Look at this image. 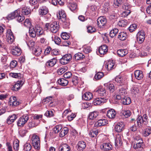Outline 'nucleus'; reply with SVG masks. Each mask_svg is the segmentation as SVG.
Masks as SVG:
<instances>
[{
	"label": "nucleus",
	"instance_id": "c85d7f7f",
	"mask_svg": "<svg viewBox=\"0 0 151 151\" xmlns=\"http://www.w3.org/2000/svg\"><path fill=\"white\" fill-rule=\"evenodd\" d=\"M56 60L53 58L48 61L45 64V65L47 67H52L54 66L56 63Z\"/></svg>",
	"mask_w": 151,
	"mask_h": 151
},
{
	"label": "nucleus",
	"instance_id": "4d7b16f0",
	"mask_svg": "<svg viewBox=\"0 0 151 151\" xmlns=\"http://www.w3.org/2000/svg\"><path fill=\"white\" fill-rule=\"evenodd\" d=\"M24 150L25 151H30L32 148V146L29 143H26L24 146Z\"/></svg>",
	"mask_w": 151,
	"mask_h": 151
},
{
	"label": "nucleus",
	"instance_id": "9d476101",
	"mask_svg": "<svg viewBox=\"0 0 151 151\" xmlns=\"http://www.w3.org/2000/svg\"><path fill=\"white\" fill-rule=\"evenodd\" d=\"M106 19L104 17H100L97 19V25L100 28H103L106 24Z\"/></svg>",
	"mask_w": 151,
	"mask_h": 151
},
{
	"label": "nucleus",
	"instance_id": "bf43d9fd",
	"mask_svg": "<svg viewBox=\"0 0 151 151\" xmlns=\"http://www.w3.org/2000/svg\"><path fill=\"white\" fill-rule=\"evenodd\" d=\"M17 100V98L15 96H11L9 99V104L10 106L14 105L15 102Z\"/></svg>",
	"mask_w": 151,
	"mask_h": 151
},
{
	"label": "nucleus",
	"instance_id": "9b49d317",
	"mask_svg": "<svg viewBox=\"0 0 151 151\" xmlns=\"http://www.w3.org/2000/svg\"><path fill=\"white\" fill-rule=\"evenodd\" d=\"M124 124L123 122H118L114 127L115 130L117 132H120L124 129Z\"/></svg>",
	"mask_w": 151,
	"mask_h": 151
},
{
	"label": "nucleus",
	"instance_id": "bb28decb",
	"mask_svg": "<svg viewBox=\"0 0 151 151\" xmlns=\"http://www.w3.org/2000/svg\"><path fill=\"white\" fill-rule=\"evenodd\" d=\"M107 47L105 45L100 46L99 49V52L101 55H104L107 52Z\"/></svg>",
	"mask_w": 151,
	"mask_h": 151
},
{
	"label": "nucleus",
	"instance_id": "7c9ffc66",
	"mask_svg": "<svg viewBox=\"0 0 151 151\" xmlns=\"http://www.w3.org/2000/svg\"><path fill=\"white\" fill-rule=\"evenodd\" d=\"M93 97L92 94L90 92L85 93L83 96L82 98L86 100H89Z\"/></svg>",
	"mask_w": 151,
	"mask_h": 151
},
{
	"label": "nucleus",
	"instance_id": "4be33fe9",
	"mask_svg": "<svg viewBox=\"0 0 151 151\" xmlns=\"http://www.w3.org/2000/svg\"><path fill=\"white\" fill-rule=\"evenodd\" d=\"M106 119H102L99 120L96 122L94 125L96 127H101L105 125L108 123Z\"/></svg>",
	"mask_w": 151,
	"mask_h": 151
},
{
	"label": "nucleus",
	"instance_id": "338daca9",
	"mask_svg": "<svg viewBox=\"0 0 151 151\" xmlns=\"http://www.w3.org/2000/svg\"><path fill=\"white\" fill-rule=\"evenodd\" d=\"M40 41L41 43L43 45H47L48 44L47 41L46 39L44 37L40 38Z\"/></svg>",
	"mask_w": 151,
	"mask_h": 151
},
{
	"label": "nucleus",
	"instance_id": "7ed1b4c3",
	"mask_svg": "<svg viewBox=\"0 0 151 151\" xmlns=\"http://www.w3.org/2000/svg\"><path fill=\"white\" fill-rule=\"evenodd\" d=\"M32 144L35 148L37 150L40 149V140L39 137L34 134L32 137Z\"/></svg>",
	"mask_w": 151,
	"mask_h": 151
},
{
	"label": "nucleus",
	"instance_id": "774afa93",
	"mask_svg": "<svg viewBox=\"0 0 151 151\" xmlns=\"http://www.w3.org/2000/svg\"><path fill=\"white\" fill-rule=\"evenodd\" d=\"M36 126V125L33 120H32L31 121H30L28 124V126L29 128H32Z\"/></svg>",
	"mask_w": 151,
	"mask_h": 151
},
{
	"label": "nucleus",
	"instance_id": "412c9836",
	"mask_svg": "<svg viewBox=\"0 0 151 151\" xmlns=\"http://www.w3.org/2000/svg\"><path fill=\"white\" fill-rule=\"evenodd\" d=\"M115 81L116 83V89L118 87L117 86H122L124 84V82L122 78L119 76H117L115 78Z\"/></svg>",
	"mask_w": 151,
	"mask_h": 151
},
{
	"label": "nucleus",
	"instance_id": "6ab92c4d",
	"mask_svg": "<svg viewBox=\"0 0 151 151\" xmlns=\"http://www.w3.org/2000/svg\"><path fill=\"white\" fill-rule=\"evenodd\" d=\"M104 86L106 88L107 90H109L110 93H113L115 91V86L113 83H105L104 84Z\"/></svg>",
	"mask_w": 151,
	"mask_h": 151
},
{
	"label": "nucleus",
	"instance_id": "79ce46f5",
	"mask_svg": "<svg viewBox=\"0 0 151 151\" xmlns=\"http://www.w3.org/2000/svg\"><path fill=\"white\" fill-rule=\"evenodd\" d=\"M122 144V142L120 136H116L115 139V145L121 146Z\"/></svg>",
	"mask_w": 151,
	"mask_h": 151
},
{
	"label": "nucleus",
	"instance_id": "473e14b6",
	"mask_svg": "<svg viewBox=\"0 0 151 151\" xmlns=\"http://www.w3.org/2000/svg\"><path fill=\"white\" fill-rule=\"evenodd\" d=\"M117 53L119 56L123 57L128 53V51L127 50L120 49L117 51Z\"/></svg>",
	"mask_w": 151,
	"mask_h": 151
},
{
	"label": "nucleus",
	"instance_id": "0e129e2a",
	"mask_svg": "<svg viewBox=\"0 0 151 151\" xmlns=\"http://www.w3.org/2000/svg\"><path fill=\"white\" fill-rule=\"evenodd\" d=\"M31 25V23L30 20L29 19H26L24 22V26L27 27H30Z\"/></svg>",
	"mask_w": 151,
	"mask_h": 151
},
{
	"label": "nucleus",
	"instance_id": "f8f14e48",
	"mask_svg": "<svg viewBox=\"0 0 151 151\" xmlns=\"http://www.w3.org/2000/svg\"><path fill=\"white\" fill-rule=\"evenodd\" d=\"M6 37L8 42L10 44L13 42L14 40V36L11 29H8L7 32Z\"/></svg>",
	"mask_w": 151,
	"mask_h": 151
},
{
	"label": "nucleus",
	"instance_id": "c03bdc74",
	"mask_svg": "<svg viewBox=\"0 0 151 151\" xmlns=\"http://www.w3.org/2000/svg\"><path fill=\"white\" fill-rule=\"evenodd\" d=\"M119 30L117 29L114 28L111 30L110 32L109 35L112 38L116 36L118 33Z\"/></svg>",
	"mask_w": 151,
	"mask_h": 151
},
{
	"label": "nucleus",
	"instance_id": "a18cd8bd",
	"mask_svg": "<svg viewBox=\"0 0 151 151\" xmlns=\"http://www.w3.org/2000/svg\"><path fill=\"white\" fill-rule=\"evenodd\" d=\"M96 73L95 76V78L96 80H99L104 76V73L102 72H96Z\"/></svg>",
	"mask_w": 151,
	"mask_h": 151
},
{
	"label": "nucleus",
	"instance_id": "423d86ee",
	"mask_svg": "<svg viewBox=\"0 0 151 151\" xmlns=\"http://www.w3.org/2000/svg\"><path fill=\"white\" fill-rule=\"evenodd\" d=\"M145 33L142 30L139 31L137 35V40L139 44L142 43L145 38Z\"/></svg>",
	"mask_w": 151,
	"mask_h": 151
},
{
	"label": "nucleus",
	"instance_id": "393cba45",
	"mask_svg": "<svg viewBox=\"0 0 151 151\" xmlns=\"http://www.w3.org/2000/svg\"><path fill=\"white\" fill-rule=\"evenodd\" d=\"M77 146L78 150L79 151H82L86 147V143L83 141H80L78 143Z\"/></svg>",
	"mask_w": 151,
	"mask_h": 151
},
{
	"label": "nucleus",
	"instance_id": "680f3d73",
	"mask_svg": "<svg viewBox=\"0 0 151 151\" xmlns=\"http://www.w3.org/2000/svg\"><path fill=\"white\" fill-rule=\"evenodd\" d=\"M125 1V0H114V4L115 6H119L124 3Z\"/></svg>",
	"mask_w": 151,
	"mask_h": 151
},
{
	"label": "nucleus",
	"instance_id": "f704fd0d",
	"mask_svg": "<svg viewBox=\"0 0 151 151\" xmlns=\"http://www.w3.org/2000/svg\"><path fill=\"white\" fill-rule=\"evenodd\" d=\"M85 58V55L83 54L78 52L75 54L73 58L76 60H81Z\"/></svg>",
	"mask_w": 151,
	"mask_h": 151
},
{
	"label": "nucleus",
	"instance_id": "c756f323",
	"mask_svg": "<svg viewBox=\"0 0 151 151\" xmlns=\"http://www.w3.org/2000/svg\"><path fill=\"white\" fill-rule=\"evenodd\" d=\"M101 147L103 150L107 151L111 149L112 146L109 143H104L101 146Z\"/></svg>",
	"mask_w": 151,
	"mask_h": 151
},
{
	"label": "nucleus",
	"instance_id": "09e8293b",
	"mask_svg": "<svg viewBox=\"0 0 151 151\" xmlns=\"http://www.w3.org/2000/svg\"><path fill=\"white\" fill-rule=\"evenodd\" d=\"M116 93L120 94L122 96H125L127 94L126 90L125 89L121 88H119L117 91Z\"/></svg>",
	"mask_w": 151,
	"mask_h": 151
},
{
	"label": "nucleus",
	"instance_id": "5fc2aeb1",
	"mask_svg": "<svg viewBox=\"0 0 151 151\" xmlns=\"http://www.w3.org/2000/svg\"><path fill=\"white\" fill-rule=\"evenodd\" d=\"M128 23V22L127 20L126 19H122L120 20L118 22V24L120 27H124Z\"/></svg>",
	"mask_w": 151,
	"mask_h": 151
},
{
	"label": "nucleus",
	"instance_id": "f03ea898",
	"mask_svg": "<svg viewBox=\"0 0 151 151\" xmlns=\"http://www.w3.org/2000/svg\"><path fill=\"white\" fill-rule=\"evenodd\" d=\"M60 25L59 23L56 22H54L50 24L47 23L45 25V30H48L50 28V31L53 33L57 32L59 28Z\"/></svg>",
	"mask_w": 151,
	"mask_h": 151
},
{
	"label": "nucleus",
	"instance_id": "13d9d810",
	"mask_svg": "<svg viewBox=\"0 0 151 151\" xmlns=\"http://www.w3.org/2000/svg\"><path fill=\"white\" fill-rule=\"evenodd\" d=\"M150 134H151V127H147L145 129L144 131V136L145 137H147Z\"/></svg>",
	"mask_w": 151,
	"mask_h": 151
},
{
	"label": "nucleus",
	"instance_id": "69168bd1",
	"mask_svg": "<svg viewBox=\"0 0 151 151\" xmlns=\"http://www.w3.org/2000/svg\"><path fill=\"white\" fill-rule=\"evenodd\" d=\"M83 50L84 53H88L91 51V49L90 47L86 46L83 47Z\"/></svg>",
	"mask_w": 151,
	"mask_h": 151
},
{
	"label": "nucleus",
	"instance_id": "6e6552de",
	"mask_svg": "<svg viewBox=\"0 0 151 151\" xmlns=\"http://www.w3.org/2000/svg\"><path fill=\"white\" fill-rule=\"evenodd\" d=\"M24 82V79L18 81L13 86L12 89L15 91H18L22 86Z\"/></svg>",
	"mask_w": 151,
	"mask_h": 151
},
{
	"label": "nucleus",
	"instance_id": "e433bc0d",
	"mask_svg": "<svg viewBox=\"0 0 151 151\" xmlns=\"http://www.w3.org/2000/svg\"><path fill=\"white\" fill-rule=\"evenodd\" d=\"M68 128L66 127H64L62 129L60 133V137H63L68 133Z\"/></svg>",
	"mask_w": 151,
	"mask_h": 151
},
{
	"label": "nucleus",
	"instance_id": "603ef678",
	"mask_svg": "<svg viewBox=\"0 0 151 151\" xmlns=\"http://www.w3.org/2000/svg\"><path fill=\"white\" fill-rule=\"evenodd\" d=\"M62 128V127L61 125H56L53 128V131L55 133H57L60 131Z\"/></svg>",
	"mask_w": 151,
	"mask_h": 151
},
{
	"label": "nucleus",
	"instance_id": "dca6fc26",
	"mask_svg": "<svg viewBox=\"0 0 151 151\" xmlns=\"http://www.w3.org/2000/svg\"><path fill=\"white\" fill-rule=\"evenodd\" d=\"M116 111L113 109L109 110L107 113V116L110 119H114L116 117Z\"/></svg>",
	"mask_w": 151,
	"mask_h": 151
},
{
	"label": "nucleus",
	"instance_id": "37998d69",
	"mask_svg": "<svg viewBox=\"0 0 151 151\" xmlns=\"http://www.w3.org/2000/svg\"><path fill=\"white\" fill-rule=\"evenodd\" d=\"M69 5L70 10L74 12L77 8V4L75 3H71L69 4Z\"/></svg>",
	"mask_w": 151,
	"mask_h": 151
},
{
	"label": "nucleus",
	"instance_id": "ddd939ff",
	"mask_svg": "<svg viewBox=\"0 0 151 151\" xmlns=\"http://www.w3.org/2000/svg\"><path fill=\"white\" fill-rule=\"evenodd\" d=\"M20 12V9H18L8 15L6 17V19L9 20H11L17 17Z\"/></svg>",
	"mask_w": 151,
	"mask_h": 151
},
{
	"label": "nucleus",
	"instance_id": "2f4dec72",
	"mask_svg": "<svg viewBox=\"0 0 151 151\" xmlns=\"http://www.w3.org/2000/svg\"><path fill=\"white\" fill-rule=\"evenodd\" d=\"M99 115V112L94 111L90 112L89 114L88 119L90 120H93L97 117Z\"/></svg>",
	"mask_w": 151,
	"mask_h": 151
},
{
	"label": "nucleus",
	"instance_id": "864d4df0",
	"mask_svg": "<svg viewBox=\"0 0 151 151\" xmlns=\"http://www.w3.org/2000/svg\"><path fill=\"white\" fill-rule=\"evenodd\" d=\"M34 51L32 52L36 56L39 55L42 52L41 49L39 47L37 48H34Z\"/></svg>",
	"mask_w": 151,
	"mask_h": 151
},
{
	"label": "nucleus",
	"instance_id": "0eeeda50",
	"mask_svg": "<svg viewBox=\"0 0 151 151\" xmlns=\"http://www.w3.org/2000/svg\"><path fill=\"white\" fill-rule=\"evenodd\" d=\"M131 6L128 3H125L122 6V8L125 10L122 13V16L124 17L127 16L130 13Z\"/></svg>",
	"mask_w": 151,
	"mask_h": 151
},
{
	"label": "nucleus",
	"instance_id": "39448f33",
	"mask_svg": "<svg viewBox=\"0 0 151 151\" xmlns=\"http://www.w3.org/2000/svg\"><path fill=\"white\" fill-rule=\"evenodd\" d=\"M72 58V55L70 54H65L60 59V62L63 65L67 64L71 60Z\"/></svg>",
	"mask_w": 151,
	"mask_h": 151
},
{
	"label": "nucleus",
	"instance_id": "1a4fd4ad",
	"mask_svg": "<svg viewBox=\"0 0 151 151\" xmlns=\"http://www.w3.org/2000/svg\"><path fill=\"white\" fill-rule=\"evenodd\" d=\"M137 126L139 128H141L147 124L146 122L142 119V116H139L137 119Z\"/></svg>",
	"mask_w": 151,
	"mask_h": 151
},
{
	"label": "nucleus",
	"instance_id": "052dcab7",
	"mask_svg": "<svg viewBox=\"0 0 151 151\" xmlns=\"http://www.w3.org/2000/svg\"><path fill=\"white\" fill-rule=\"evenodd\" d=\"M45 115L49 117L53 116L54 115V111L52 110L47 111L45 113Z\"/></svg>",
	"mask_w": 151,
	"mask_h": 151
},
{
	"label": "nucleus",
	"instance_id": "de8ad7c7",
	"mask_svg": "<svg viewBox=\"0 0 151 151\" xmlns=\"http://www.w3.org/2000/svg\"><path fill=\"white\" fill-rule=\"evenodd\" d=\"M27 44L30 50H34L35 46V42L32 40H30L27 43Z\"/></svg>",
	"mask_w": 151,
	"mask_h": 151
},
{
	"label": "nucleus",
	"instance_id": "a19ab883",
	"mask_svg": "<svg viewBox=\"0 0 151 151\" xmlns=\"http://www.w3.org/2000/svg\"><path fill=\"white\" fill-rule=\"evenodd\" d=\"M22 13L23 15H28L31 13V9L27 7H23L22 9Z\"/></svg>",
	"mask_w": 151,
	"mask_h": 151
},
{
	"label": "nucleus",
	"instance_id": "3c124183",
	"mask_svg": "<svg viewBox=\"0 0 151 151\" xmlns=\"http://www.w3.org/2000/svg\"><path fill=\"white\" fill-rule=\"evenodd\" d=\"M52 40L54 41L55 43L58 45H60L61 42V38L55 36L54 37H52Z\"/></svg>",
	"mask_w": 151,
	"mask_h": 151
},
{
	"label": "nucleus",
	"instance_id": "f3484780",
	"mask_svg": "<svg viewBox=\"0 0 151 151\" xmlns=\"http://www.w3.org/2000/svg\"><path fill=\"white\" fill-rule=\"evenodd\" d=\"M12 54L15 56L20 55L21 53V49L17 47H15L11 51Z\"/></svg>",
	"mask_w": 151,
	"mask_h": 151
},
{
	"label": "nucleus",
	"instance_id": "5701e85b",
	"mask_svg": "<svg viewBox=\"0 0 151 151\" xmlns=\"http://www.w3.org/2000/svg\"><path fill=\"white\" fill-rule=\"evenodd\" d=\"M17 116L15 114L10 115L6 119V123L8 124H10L13 122L17 118Z\"/></svg>",
	"mask_w": 151,
	"mask_h": 151
},
{
	"label": "nucleus",
	"instance_id": "c9c22d12",
	"mask_svg": "<svg viewBox=\"0 0 151 151\" xmlns=\"http://www.w3.org/2000/svg\"><path fill=\"white\" fill-rule=\"evenodd\" d=\"M127 37V35L126 32H123L119 33L118 37L119 39L121 40H126Z\"/></svg>",
	"mask_w": 151,
	"mask_h": 151
},
{
	"label": "nucleus",
	"instance_id": "2eb2a0df",
	"mask_svg": "<svg viewBox=\"0 0 151 151\" xmlns=\"http://www.w3.org/2000/svg\"><path fill=\"white\" fill-rule=\"evenodd\" d=\"M38 12L39 15L42 16L46 15L48 12L49 10L47 7L44 5L40 7Z\"/></svg>",
	"mask_w": 151,
	"mask_h": 151
},
{
	"label": "nucleus",
	"instance_id": "8fccbe9b",
	"mask_svg": "<svg viewBox=\"0 0 151 151\" xmlns=\"http://www.w3.org/2000/svg\"><path fill=\"white\" fill-rule=\"evenodd\" d=\"M79 81V79L78 77L74 76L72 79L71 82L73 85L76 86L78 84Z\"/></svg>",
	"mask_w": 151,
	"mask_h": 151
},
{
	"label": "nucleus",
	"instance_id": "72a5a7b5",
	"mask_svg": "<svg viewBox=\"0 0 151 151\" xmlns=\"http://www.w3.org/2000/svg\"><path fill=\"white\" fill-rule=\"evenodd\" d=\"M144 144L136 143L133 146V148L137 151H143V150Z\"/></svg>",
	"mask_w": 151,
	"mask_h": 151
},
{
	"label": "nucleus",
	"instance_id": "b1692460",
	"mask_svg": "<svg viewBox=\"0 0 151 151\" xmlns=\"http://www.w3.org/2000/svg\"><path fill=\"white\" fill-rule=\"evenodd\" d=\"M58 17L59 19H61L64 23H65L66 17V14L64 11H59V15H58Z\"/></svg>",
	"mask_w": 151,
	"mask_h": 151
},
{
	"label": "nucleus",
	"instance_id": "aec40b11",
	"mask_svg": "<svg viewBox=\"0 0 151 151\" xmlns=\"http://www.w3.org/2000/svg\"><path fill=\"white\" fill-rule=\"evenodd\" d=\"M106 101L104 98H97L95 99L93 102L95 105H101L103 104Z\"/></svg>",
	"mask_w": 151,
	"mask_h": 151
},
{
	"label": "nucleus",
	"instance_id": "4468645a",
	"mask_svg": "<svg viewBox=\"0 0 151 151\" xmlns=\"http://www.w3.org/2000/svg\"><path fill=\"white\" fill-rule=\"evenodd\" d=\"M95 91L100 96H105L106 95V91L105 88L101 86H99L96 88Z\"/></svg>",
	"mask_w": 151,
	"mask_h": 151
},
{
	"label": "nucleus",
	"instance_id": "4c0bfd02",
	"mask_svg": "<svg viewBox=\"0 0 151 151\" xmlns=\"http://www.w3.org/2000/svg\"><path fill=\"white\" fill-rule=\"evenodd\" d=\"M122 103L124 105H127L131 103L130 99L129 97H124L122 99Z\"/></svg>",
	"mask_w": 151,
	"mask_h": 151
},
{
	"label": "nucleus",
	"instance_id": "f257e3e1",
	"mask_svg": "<svg viewBox=\"0 0 151 151\" xmlns=\"http://www.w3.org/2000/svg\"><path fill=\"white\" fill-rule=\"evenodd\" d=\"M29 32L30 36L34 38L36 36L40 37L41 35H45L42 29L38 25H36L34 28H30Z\"/></svg>",
	"mask_w": 151,
	"mask_h": 151
},
{
	"label": "nucleus",
	"instance_id": "e2e57ef3",
	"mask_svg": "<svg viewBox=\"0 0 151 151\" xmlns=\"http://www.w3.org/2000/svg\"><path fill=\"white\" fill-rule=\"evenodd\" d=\"M137 28V25L136 24H133L129 27L128 30L131 32H133L135 31Z\"/></svg>",
	"mask_w": 151,
	"mask_h": 151
},
{
	"label": "nucleus",
	"instance_id": "a211bd4d",
	"mask_svg": "<svg viewBox=\"0 0 151 151\" xmlns=\"http://www.w3.org/2000/svg\"><path fill=\"white\" fill-rule=\"evenodd\" d=\"M59 151H71L70 146L65 143L60 145L59 148Z\"/></svg>",
	"mask_w": 151,
	"mask_h": 151
},
{
	"label": "nucleus",
	"instance_id": "cd10ccee",
	"mask_svg": "<svg viewBox=\"0 0 151 151\" xmlns=\"http://www.w3.org/2000/svg\"><path fill=\"white\" fill-rule=\"evenodd\" d=\"M9 75L13 78L20 79L21 80L22 79H24L23 75L20 73H10Z\"/></svg>",
	"mask_w": 151,
	"mask_h": 151
},
{
	"label": "nucleus",
	"instance_id": "6e6d98bb",
	"mask_svg": "<svg viewBox=\"0 0 151 151\" xmlns=\"http://www.w3.org/2000/svg\"><path fill=\"white\" fill-rule=\"evenodd\" d=\"M98 134V132L97 130H91L89 132V135L91 137H96Z\"/></svg>",
	"mask_w": 151,
	"mask_h": 151
},
{
	"label": "nucleus",
	"instance_id": "58836bf2",
	"mask_svg": "<svg viewBox=\"0 0 151 151\" xmlns=\"http://www.w3.org/2000/svg\"><path fill=\"white\" fill-rule=\"evenodd\" d=\"M114 65L112 61H109L106 63V68L108 70H110L113 68Z\"/></svg>",
	"mask_w": 151,
	"mask_h": 151
},
{
	"label": "nucleus",
	"instance_id": "20e7f679",
	"mask_svg": "<svg viewBox=\"0 0 151 151\" xmlns=\"http://www.w3.org/2000/svg\"><path fill=\"white\" fill-rule=\"evenodd\" d=\"M29 119V115L24 114L20 117L17 122V124L19 127H23Z\"/></svg>",
	"mask_w": 151,
	"mask_h": 151
},
{
	"label": "nucleus",
	"instance_id": "ea45409f",
	"mask_svg": "<svg viewBox=\"0 0 151 151\" xmlns=\"http://www.w3.org/2000/svg\"><path fill=\"white\" fill-rule=\"evenodd\" d=\"M58 83L61 86H65L67 85L68 81L64 78H60L58 80Z\"/></svg>",
	"mask_w": 151,
	"mask_h": 151
},
{
	"label": "nucleus",
	"instance_id": "a878e982",
	"mask_svg": "<svg viewBox=\"0 0 151 151\" xmlns=\"http://www.w3.org/2000/svg\"><path fill=\"white\" fill-rule=\"evenodd\" d=\"M134 75L135 78L138 80L142 79L143 77V72L140 70H136L134 72Z\"/></svg>",
	"mask_w": 151,
	"mask_h": 151
},
{
	"label": "nucleus",
	"instance_id": "49530a36",
	"mask_svg": "<svg viewBox=\"0 0 151 151\" xmlns=\"http://www.w3.org/2000/svg\"><path fill=\"white\" fill-rule=\"evenodd\" d=\"M67 67H63L59 68L57 71L58 74L59 75H62L67 70Z\"/></svg>",
	"mask_w": 151,
	"mask_h": 151
}]
</instances>
